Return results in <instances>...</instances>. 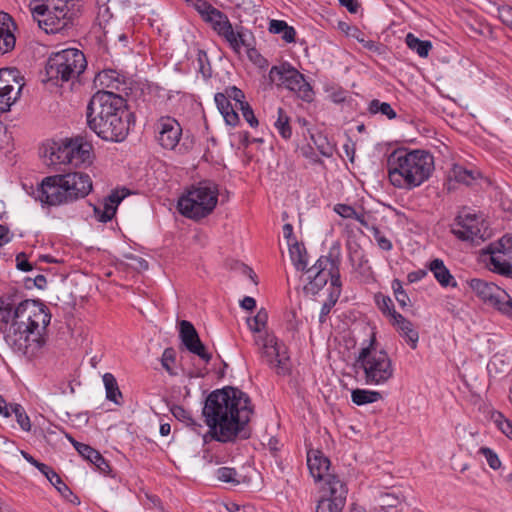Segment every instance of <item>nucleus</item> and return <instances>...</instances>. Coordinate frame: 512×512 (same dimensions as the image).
Masks as SVG:
<instances>
[{
	"label": "nucleus",
	"mask_w": 512,
	"mask_h": 512,
	"mask_svg": "<svg viewBox=\"0 0 512 512\" xmlns=\"http://www.w3.org/2000/svg\"><path fill=\"white\" fill-rule=\"evenodd\" d=\"M51 321L48 307L40 300H22L17 290L0 296V323L5 330L6 343L25 356H34L45 344L43 331Z\"/></svg>",
	"instance_id": "1"
},
{
	"label": "nucleus",
	"mask_w": 512,
	"mask_h": 512,
	"mask_svg": "<svg viewBox=\"0 0 512 512\" xmlns=\"http://www.w3.org/2000/svg\"><path fill=\"white\" fill-rule=\"evenodd\" d=\"M254 409L249 395L237 387L225 386L213 390L206 397L202 415L208 431L202 435L205 444L214 440L233 443L248 439L247 425Z\"/></svg>",
	"instance_id": "2"
},
{
	"label": "nucleus",
	"mask_w": 512,
	"mask_h": 512,
	"mask_svg": "<svg viewBox=\"0 0 512 512\" xmlns=\"http://www.w3.org/2000/svg\"><path fill=\"white\" fill-rule=\"evenodd\" d=\"M86 124L102 140L120 143L127 138L131 125L135 124V115L121 95L99 90L87 104Z\"/></svg>",
	"instance_id": "3"
},
{
	"label": "nucleus",
	"mask_w": 512,
	"mask_h": 512,
	"mask_svg": "<svg viewBox=\"0 0 512 512\" xmlns=\"http://www.w3.org/2000/svg\"><path fill=\"white\" fill-rule=\"evenodd\" d=\"M92 189V180L87 173L69 170L44 177L33 189L32 196L43 207H57L85 198Z\"/></svg>",
	"instance_id": "4"
},
{
	"label": "nucleus",
	"mask_w": 512,
	"mask_h": 512,
	"mask_svg": "<svg viewBox=\"0 0 512 512\" xmlns=\"http://www.w3.org/2000/svg\"><path fill=\"white\" fill-rule=\"evenodd\" d=\"M387 164L390 183L406 190L419 187L434 170L433 156L421 149L398 148L389 155Z\"/></svg>",
	"instance_id": "5"
},
{
	"label": "nucleus",
	"mask_w": 512,
	"mask_h": 512,
	"mask_svg": "<svg viewBox=\"0 0 512 512\" xmlns=\"http://www.w3.org/2000/svg\"><path fill=\"white\" fill-rule=\"evenodd\" d=\"M353 367L356 373L363 372V379L368 385L385 384L394 374L392 360L384 349L378 347L374 334L363 342Z\"/></svg>",
	"instance_id": "6"
},
{
	"label": "nucleus",
	"mask_w": 512,
	"mask_h": 512,
	"mask_svg": "<svg viewBox=\"0 0 512 512\" xmlns=\"http://www.w3.org/2000/svg\"><path fill=\"white\" fill-rule=\"evenodd\" d=\"M80 9V0H44L31 11L41 29L47 34H56L64 33L74 25Z\"/></svg>",
	"instance_id": "7"
},
{
	"label": "nucleus",
	"mask_w": 512,
	"mask_h": 512,
	"mask_svg": "<svg viewBox=\"0 0 512 512\" xmlns=\"http://www.w3.org/2000/svg\"><path fill=\"white\" fill-rule=\"evenodd\" d=\"M218 185L212 181H201L192 185L178 199L177 209L181 215L194 221L209 216L218 203Z\"/></svg>",
	"instance_id": "8"
},
{
	"label": "nucleus",
	"mask_w": 512,
	"mask_h": 512,
	"mask_svg": "<svg viewBox=\"0 0 512 512\" xmlns=\"http://www.w3.org/2000/svg\"><path fill=\"white\" fill-rule=\"evenodd\" d=\"M87 61L82 51L68 48L49 56L45 71L49 81H62L77 78L86 68Z\"/></svg>",
	"instance_id": "9"
},
{
	"label": "nucleus",
	"mask_w": 512,
	"mask_h": 512,
	"mask_svg": "<svg viewBox=\"0 0 512 512\" xmlns=\"http://www.w3.org/2000/svg\"><path fill=\"white\" fill-rule=\"evenodd\" d=\"M457 228L450 229L458 239L469 241L472 245H479L489 234L488 223L482 213H477L469 207H462L455 218Z\"/></svg>",
	"instance_id": "10"
},
{
	"label": "nucleus",
	"mask_w": 512,
	"mask_h": 512,
	"mask_svg": "<svg viewBox=\"0 0 512 512\" xmlns=\"http://www.w3.org/2000/svg\"><path fill=\"white\" fill-rule=\"evenodd\" d=\"M269 79L277 86H283L295 92L303 101L311 102L313 100L314 93L311 85L306 81L304 75L288 62L272 66L269 71Z\"/></svg>",
	"instance_id": "11"
},
{
	"label": "nucleus",
	"mask_w": 512,
	"mask_h": 512,
	"mask_svg": "<svg viewBox=\"0 0 512 512\" xmlns=\"http://www.w3.org/2000/svg\"><path fill=\"white\" fill-rule=\"evenodd\" d=\"M483 254L489 255V269L501 276L512 278V236L504 235L498 241L488 244Z\"/></svg>",
	"instance_id": "12"
},
{
	"label": "nucleus",
	"mask_w": 512,
	"mask_h": 512,
	"mask_svg": "<svg viewBox=\"0 0 512 512\" xmlns=\"http://www.w3.org/2000/svg\"><path fill=\"white\" fill-rule=\"evenodd\" d=\"M339 263V258L333 257L331 252L328 256H321L311 268L306 270L309 282L304 286V291L316 295L329 279L332 282L334 266L339 268Z\"/></svg>",
	"instance_id": "13"
},
{
	"label": "nucleus",
	"mask_w": 512,
	"mask_h": 512,
	"mask_svg": "<svg viewBox=\"0 0 512 512\" xmlns=\"http://www.w3.org/2000/svg\"><path fill=\"white\" fill-rule=\"evenodd\" d=\"M329 496L322 497L316 506V512H342L347 497V487L337 475H329L326 481Z\"/></svg>",
	"instance_id": "14"
},
{
	"label": "nucleus",
	"mask_w": 512,
	"mask_h": 512,
	"mask_svg": "<svg viewBox=\"0 0 512 512\" xmlns=\"http://www.w3.org/2000/svg\"><path fill=\"white\" fill-rule=\"evenodd\" d=\"M155 139L166 150H175L182 136V127L173 117L162 116L154 124Z\"/></svg>",
	"instance_id": "15"
},
{
	"label": "nucleus",
	"mask_w": 512,
	"mask_h": 512,
	"mask_svg": "<svg viewBox=\"0 0 512 512\" xmlns=\"http://www.w3.org/2000/svg\"><path fill=\"white\" fill-rule=\"evenodd\" d=\"M255 344L259 350L262 348H272L277 357V364L275 365V372L277 375L286 376L291 372L290 356L287 346L278 340L273 333H265L255 337Z\"/></svg>",
	"instance_id": "16"
},
{
	"label": "nucleus",
	"mask_w": 512,
	"mask_h": 512,
	"mask_svg": "<svg viewBox=\"0 0 512 512\" xmlns=\"http://www.w3.org/2000/svg\"><path fill=\"white\" fill-rule=\"evenodd\" d=\"M179 327V337L185 348L190 353L197 355L205 363H209L212 359V354L207 351L193 324L187 320H182L179 323Z\"/></svg>",
	"instance_id": "17"
},
{
	"label": "nucleus",
	"mask_w": 512,
	"mask_h": 512,
	"mask_svg": "<svg viewBox=\"0 0 512 512\" xmlns=\"http://www.w3.org/2000/svg\"><path fill=\"white\" fill-rule=\"evenodd\" d=\"M469 285L485 304L494 309L499 304L501 297H505V291L492 282L475 278L469 282Z\"/></svg>",
	"instance_id": "18"
},
{
	"label": "nucleus",
	"mask_w": 512,
	"mask_h": 512,
	"mask_svg": "<svg viewBox=\"0 0 512 512\" xmlns=\"http://www.w3.org/2000/svg\"><path fill=\"white\" fill-rule=\"evenodd\" d=\"M458 25L469 37L483 36L490 38L493 35L492 27L488 23L468 12L461 17Z\"/></svg>",
	"instance_id": "19"
},
{
	"label": "nucleus",
	"mask_w": 512,
	"mask_h": 512,
	"mask_svg": "<svg viewBox=\"0 0 512 512\" xmlns=\"http://www.w3.org/2000/svg\"><path fill=\"white\" fill-rule=\"evenodd\" d=\"M125 194H120L118 190H113L104 198L102 206H94V213L98 221L107 223L113 219L118 205L124 199Z\"/></svg>",
	"instance_id": "20"
},
{
	"label": "nucleus",
	"mask_w": 512,
	"mask_h": 512,
	"mask_svg": "<svg viewBox=\"0 0 512 512\" xmlns=\"http://www.w3.org/2000/svg\"><path fill=\"white\" fill-rule=\"evenodd\" d=\"M307 465L311 475L315 480H322L327 476L329 479L328 470L330 468V460L320 450H310L307 453Z\"/></svg>",
	"instance_id": "21"
},
{
	"label": "nucleus",
	"mask_w": 512,
	"mask_h": 512,
	"mask_svg": "<svg viewBox=\"0 0 512 512\" xmlns=\"http://www.w3.org/2000/svg\"><path fill=\"white\" fill-rule=\"evenodd\" d=\"M71 154L70 165L79 167L81 165L91 164L92 146L89 143H83L82 138L70 139Z\"/></svg>",
	"instance_id": "22"
},
{
	"label": "nucleus",
	"mask_w": 512,
	"mask_h": 512,
	"mask_svg": "<svg viewBox=\"0 0 512 512\" xmlns=\"http://www.w3.org/2000/svg\"><path fill=\"white\" fill-rule=\"evenodd\" d=\"M73 149H71L70 140H66L61 144L53 143L49 149H45L44 156L49 158V164H69L71 161V154Z\"/></svg>",
	"instance_id": "23"
},
{
	"label": "nucleus",
	"mask_w": 512,
	"mask_h": 512,
	"mask_svg": "<svg viewBox=\"0 0 512 512\" xmlns=\"http://www.w3.org/2000/svg\"><path fill=\"white\" fill-rule=\"evenodd\" d=\"M12 19L8 13L0 11V54L10 52L15 47V36L10 31Z\"/></svg>",
	"instance_id": "24"
},
{
	"label": "nucleus",
	"mask_w": 512,
	"mask_h": 512,
	"mask_svg": "<svg viewBox=\"0 0 512 512\" xmlns=\"http://www.w3.org/2000/svg\"><path fill=\"white\" fill-rule=\"evenodd\" d=\"M481 174L478 170L468 169L458 163H452L450 167V182L471 186Z\"/></svg>",
	"instance_id": "25"
},
{
	"label": "nucleus",
	"mask_w": 512,
	"mask_h": 512,
	"mask_svg": "<svg viewBox=\"0 0 512 512\" xmlns=\"http://www.w3.org/2000/svg\"><path fill=\"white\" fill-rule=\"evenodd\" d=\"M392 325L396 326L400 335L406 338L407 343L412 349L417 347L419 339L418 332L413 328V324L401 314H397L392 321Z\"/></svg>",
	"instance_id": "26"
},
{
	"label": "nucleus",
	"mask_w": 512,
	"mask_h": 512,
	"mask_svg": "<svg viewBox=\"0 0 512 512\" xmlns=\"http://www.w3.org/2000/svg\"><path fill=\"white\" fill-rule=\"evenodd\" d=\"M95 82L104 88L119 90L125 84V77L117 70L104 69L96 75Z\"/></svg>",
	"instance_id": "27"
},
{
	"label": "nucleus",
	"mask_w": 512,
	"mask_h": 512,
	"mask_svg": "<svg viewBox=\"0 0 512 512\" xmlns=\"http://www.w3.org/2000/svg\"><path fill=\"white\" fill-rule=\"evenodd\" d=\"M289 254L296 270L306 272L308 265V254L303 243L295 241L290 243Z\"/></svg>",
	"instance_id": "28"
},
{
	"label": "nucleus",
	"mask_w": 512,
	"mask_h": 512,
	"mask_svg": "<svg viewBox=\"0 0 512 512\" xmlns=\"http://www.w3.org/2000/svg\"><path fill=\"white\" fill-rule=\"evenodd\" d=\"M102 380L106 390V398L116 405H121L123 396L115 376L112 373H105Z\"/></svg>",
	"instance_id": "29"
},
{
	"label": "nucleus",
	"mask_w": 512,
	"mask_h": 512,
	"mask_svg": "<svg viewBox=\"0 0 512 512\" xmlns=\"http://www.w3.org/2000/svg\"><path fill=\"white\" fill-rule=\"evenodd\" d=\"M270 33L281 34L286 43L295 42L296 31L283 20H271L268 28Z\"/></svg>",
	"instance_id": "30"
},
{
	"label": "nucleus",
	"mask_w": 512,
	"mask_h": 512,
	"mask_svg": "<svg viewBox=\"0 0 512 512\" xmlns=\"http://www.w3.org/2000/svg\"><path fill=\"white\" fill-rule=\"evenodd\" d=\"M351 399L354 404L362 406L381 400L382 394L378 391L357 388L351 392Z\"/></svg>",
	"instance_id": "31"
},
{
	"label": "nucleus",
	"mask_w": 512,
	"mask_h": 512,
	"mask_svg": "<svg viewBox=\"0 0 512 512\" xmlns=\"http://www.w3.org/2000/svg\"><path fill=\"white\" fill-rule=\"evenodd\" d=\"M427 268L442 287H448V268L442 259L435 258L431 260Z\"/></svg>",
	"instance_id": "32"
},
{
	"label": "nucleus",
	"mask_w": 512,
	"mask_h": 512,
	"mask_svg": "<svg viewBox=\"0 0 512 512\" xmlns=\"http://www.w3.org/2000/svg\"><path fill=\"white\" fill-rule=\"evenodd\" d=\"M405 42L408 48L415 51L420 57H427L432 48L430 41L420 40L412 33L406 35Z\"/></svg>",
	"instance_id": "33"
},
{
	"label": "nucleus",
	"mask_w": 512,
	"mask_h": 512,
	"mask_svg": "<svg viewBox=\"0 0 512 512\" xmlns=\"http://www.w3.org/2000/svg\"><path fill=\"white\" fill-rule=\"evenodd\" d=\"M60 493V495L68 502L79 505L80 499L76 496L71 489L63 482L61 477L55 472V476L48 480Z\"/></svg>",
	"instance_id": "34"
},
{
	"label": "nucleus",
	"mask_w": 512,
	"mask_h": 512,
	"mask_svg": "<svg viewBox=\"0 0 512 512\" xmlns=\"http://www.w3.org/2000/svg\"><path fill=\"white\" fill-rule=\"evenodd\" d=\"M277 114H278V117H277V120L275 121L274 126L277 129L280 136L283 139L288 140L292 136V128L290 126V118L286 114L284 109L281 107H279L277 109Z\"/></svg>",
	"instance_id": "35"
},
{
	"label": "nucleus",
	"mask_w": 512,
	"mask_h": 512,
	"mask_svg": "<svg viewBox=\"0 0 512 512\" xmlns=\"http://www.w3.org/2000/svg\"><path fill=\"white\" fill-rule=\"evenodd\" d=\"M221 18L222 19H218V21L211 26V29L225 41L231 40V42H233V26L231 22L225 13Z\"/></svg>",
	"instance_id": "36"
},
{
	"label": "nucleus",
	"mask_w": 512,
	"mask_h": 512,
	"mask_svg": "<svg viewBox=\"0 0 512 512\" xmlns=\"http://www.w3.org/2000/svg\"><path fill=\"white\" fill-rule=\"evenodd\" d=\"M368 111L370 114H381L386 116L388 119H395L397 114L395 110L391 107V105L387 102H381L378 99H373L370 101L368 106Z\"/></svg>",
	"instance_id": "37"
},
{
	"label": "nucleus",
	"mask_w": 512,
	"mask_h": 512,
	"mask_svg": "<svg viewBox=\"0 0 512 512\" xmlns=\"http://www.w3.org/2000/svg\"><path fill=\"white\" fill-rule=\"evenodd\" d=\"M341 292L342 283L339 268L334 266V275L332 276V283L330 284L329 294L326 301L335 305L341 295Z\"/></svg>",
	"instance_id": "38"
},
{
	"label": "nucleus",
	"mask_w": 512,
	"mask_h": 512,
	"mask_svg": "<svg viewBox=\"0 0 512 512\" xmlns=\"http://www.w3.org/2000/svg\"><path fill=\"white\" fill-rule=\"evenodd\" d=\"M10 415L14 414L17 423L24 431H30L31 429V422L30 419L25 411V409L22 407V405L18 403L10 404Z\"/></svg>",
	"instance_id": "39"
},
{
	"label": "nucleus",
	"mask_w": 512,
	"mask_h": 512,
	"mask_svg": "<svg viewBox=\"0 0 512 512\" xmlns=\"http://www.w3.org/2000/svg\"><path fill=\"white\" fill-rule=\"evenodd\" d=\"M376 304L379 308V310L389 317H391L392 321L395 319V316L399 314L395 308L394 304L392 302V299L389 296H385L382 294H378L375 296Z\"/></svg>",
	"instance_id": "40"
},
{
	"label": "nucleus",
	"mask_w": 512,
	"mask_h": 512,
	"mask_svg": "<svg viewBox=\"0 0 512 512\" xmlns=\"http://www.w3.org/2000/svg\"><path fill=\"white\" fill-rule=\"evenodd\" d=\"M216 477L219 481L230 483L234 486L239 485L241 481L237 478L238 472L232 467H220L216 470Z\"/></svg>",
	"instance_id": "41"
},
{
	"label": "nucleus",
	"mask_w": 512,
	"mask_h": 512,
	"mask_svg": "<svg viewBox=\"0 0 512 512\" xmlns=\"http://www.w3.org/2000/svg\"><path fill=\"white\" fill-rule=\"evenodd\" d=\"M233 38V42H231V40L227 42L234 52L240 53L242 47H250V43L246 39V34L244 33V28L242 26L237 27L236 30L233 29Z\"/></svg>",
	"instance_id": "42"
},
{
	"label": "nucleus",
	"mask_w": 512,
	"mask_h": 512,
	"mask_svg": "<svg viewBox=\"0 0 512 512\" xmlns=\"http://www.w3.org/2000/svg\"><path fill=\"white\" fill-rule=\"evenodd\" d=\"M491 418L499 430H501L503 434L512 440V421L507 419L499 411H494L491 415Z\"/></svg>",
	"instance_id": "43"
},
{
	"label": "nucleus",
	"mask_w": 512,
	"mask_h": 512,
	"mask_svg": "<svg viewBox=\"0 0 512 512\" xmlns=\"http://www.w3.org/2000/svg\"><path fill=\"white\" fill-rule=\"evenodd\" d=\"M267 321L268 312L265 308H261L253 318L248 319V326L251 331L260 332L263 328L266 327Z\"/></svg>",
	"instance_id": "44"
},
{
	"label": "nucleus",
	"mask_w": 512,
	"mask_h": 512,
	"mask_svg": "<svg viewBox=\"0 0 512 512\" xmlns=\"http://www.w3.org/2000/svg\"><path fill=\"white\" fill-rule=\"evenodd\" d=\"M392 289L394 292V296L396 298V301L398 302L399 306L402 309L407 308L410 306V298L406 291L402 287V282L399 279H394L392 281Z\"/></svg>",
	"instance_id": "45"
},
{
	"label": "nucleus",
	"mask_w": 512,
	"mask_h": 512,
	"mask_svg": "<svg viewBox=\"0 0 512 512\" xmlns=\"http://www.w3.org/2000/svg\"><path fill=\"white\" fill-rule=\"evenodd\" d=\"M21 91V86L18 88V91L12 95L13 91H0V112L4 113L10 110L12 104L16 101L19 93Z\"/></svg>",
	"instance_id": "46"
},
{
	"label": "nucleus",
	"mask_w": 512,
	"mask_h": 512,
	"mask_svg": "<svg viewBox=\"0 0 512 512\" xmlns=\"http://www.w3.org/2000/svg\"><path fill=\"white\" fill-rule=\"evenodd\" d=\"M197 62L199 64V72L202 74L203 78L209 79L212 74V69L208 59V55L204 50H198Z\"/></svg>",
	"instance_id": "47"
},
{
	"label": "nucleus",
	"mask_w": 512,
	"mask_h": 512,
	"mask_svg": "<svg viewBox=\"0 0 512 512\" xmlns=\"http://www.w3.org/2000/svg\"><path fill=\"white\" fill-rule=\"evenodd\" d=\"M371 232L373 234V237L375 239V241L377 242V245L378 247L381 249V250H384V251H391L392 248H393V244L391 242L390 239H388L381 231L380 229L375 226V225H372L371 227Z\"/></svg>",
	"instance_id": "48"
},
{
	"label": "nucleus",
	"mask_w": 512,
	"mask_h": 512,
	"mask_svg": "<svg viewBox=\"0 0 512 512\" xmlns=\"http://www.w3.org/2000/svg\"><path fill=\"white\" fill-rule=\"evenodd\" d=\"M224 94H226L227 99L235 101L236 108H239L241 103L246 102L244 92L236 86L227 87Z\"/></svg>",
	"instance_id": "49"
},
{
	"label": "nucleus",
	"mask_w": 512,
	"mask_h": 512,
	"mask_svg": "<svg viewBox=\"0 0 512 512\" xmlns=\"http://www.w3.org/2000/svg\"><path fill=\"white\" fill-rule=\"evenodd\" d=\"M176 353L175 350L171 347L166 348L161 357L162 367L169 373L173 374L171 365L175 363Z\"/></svg>",
	"instance_id": "50"
},
{
	"label": "nucleus",
	"mask_w": 512,
	"mask_h": 512,
	"mask_svg": "<svg viewBox=\"0 0 512 512\" xmlns=\"http://www.w3.org/2000/svg\"><path fill=\"white\" fill-rule=\"evenodd\" d=\"M238 109L241 110L243 118L251 127L255 128L259 125V121L254 115L253 109L248 102L241 103V106H239Z\"/></svg>",
	"instance_id": "51"
},
{
	"label": "nucleus",
	"mask_w": 512,
	"mask_h": 512,
	"mask_svg": "<svg viewBox=\"0 0 512 512\" xmlns=\"http://www.w3.org/2000/svg\"><path fill=\"white\" fill-rule=\"evenodd\" d=\"M479 452L485 457L487 463L492 469L496 470L500 468L501 461L492 449L488 447H482L480 448Z\"/></svg>",
	"instance_id": "52"
},
{
	"label": "nucleus",
	"mask_w": 512,
	"mask_h": 512,
	"mask_svg": "<svg viewBox=\"0 0 512 512\" xmlns=\"http://www.w3.org/2000/svg\"><path fill=\"white\" fill-rule=\"evenodd\" d=\"M495 309L501 314L512 319V298L505 292V297H501L499 304Z\"/></svg>",
	"instance_id": "53"
},
{
	"label": "nucleus",
	"mask_w": 512,
	"mask_h": 512,
	"mask_svg": "<svg viewBox=\"0 0 512 512\" xmlns=\"http://www.w3.org/2000/svg\"><path fill=\"white\" fill-rule=\"evenodd\" d=\"M172 415L179 421L184 422L186 425L189 421H192L191 413L186 410L183 406L173 405L170 408Z\"/></svg>",
	"instance_id": "54"
},
{
	"label": "nucleus",
	"mask_w": 512,
	"mask_h": 512,
	"mask_svg": "<svg viewBox=\"0 0 512 512\" xmlns=\"http://www.w3.org/2000/svg\"><path fill=\"white\" fill-rule=\"evenodd\" d=\"M214 100H215L216 106L221 114H223L224 112L233 108L230 100L227 99V96L224 93H221V92L216 93L214 96Z\"/></svg>",
	"instance_id": "55"
},
{
	"label": "nucleus",
	"mask_w": 512,
	"mask_h": 512,
	"mask_svg": "<svg viewBox=\"0 0 512 512\" xmlns=\"http://www.w3.org/2000/svg\"><path fill=\"white\" fill-rule=\"evenodd\" d=\"M79 445V449L77 450V452L79 453V455L85 459L86 461L92 463L95 456L98 455V451L96 449H94L93 447H91L90 445L88 444H78Z\"/></svg>",
	"instance_id": "56"
},
{
	"label": "nucleus",
	"mask_w": 512,
	"mask_h": 512,
	"mask_svg": "<svg viewBox=\"0 0 512 512\" xmlns=\"http://www.w3.org/2000/svg\"><path fill=\"white\" fill-rule=\"evenodd\" d=\"M93 464L97 470L105 475L109 474L111 472V467L109 462L101 455V453L98 451V455L95 456Z\"/></svg>",
	"instance_id": "57"
},
{
	"label": "nucleus",
	"mask_w": 512,
	"mask_h": 512,
	"mask_svg": "<svg viewBox=\"0 0 512 512\" xmlns=\"http://www.w3.org/2000/svg\"><path fill=\"white\" fill-rule=\"evenodd\" d=\"M334 211L343 218L351 219H353L357 213V211L352 206L347 204H336Z\"/></svg>",
	"instance_id": "58"
},
{
	"label": "nucleus",
	"mask_w": 512,
	"mask_h": 512,
	"mask_svg": "<svg viewBox=\"0 0 512 512\" xmlns=\"http://www.w3.org/2000/svg\"><path fill=\"white\" fill-rule=\"evenodd\" d=\"M498 17L500 21L507 27L510 28L512 25V7L502 6L498 8Z\"/></svg>",
	"instance_id": "59"
},
{
	"label": "nucleus",
	"mask_w": 512,
	"mask_h": 512,
	"mask_svg": "<svg viewBox=\"0 0 512 512\" xmlns=\"http://www.w3.org/2000/svg\"><path fill=\"white\" fill-rule=\"evenodd\" d=\"M193 8L198 12L201 19L204 18L214 6L206 0H195Z\"/></svg>",
	"instance_id": "60"
},
{
	"label": "nucleus",
	"mask_w": 512,
	"mask_h": 512,
	"mask_svg": "<svg viewBox=\"0 0 512 512\" xmlns=\"http://www.w3.org/2000/svg\"><path fill=\"white\" fill-rule=\"evenodd\" d=\"M13 72L14 71L10 69H0V91H14V86L9 84V80L4 79V75L6 74L14 78Z\"/></svg>",
	"instance_id": "61"
},
{
	"label": "nucleus",
	"mask_w": 512,
	"mask_h": 512,
	"mask_svg": "<svg viewBox=\"0 0 512 512\" xmlns=\"http://www.w3.org/2000/svg\"><path fill=\"white\" fill-rule=\"evenodd\" d=\"M261 357L265 359L266 363L275 370L277 364V357L272 348H262L259 350Z\"/></svg>",
	"instance_id": "62"
},
{
	"label": "nucleus",
	"mask_w": 512,
	"mask_h": 512,
	"mask_svg": "<svg viewBox=\"0 0 512 512\" xmlns=\"http://www.w3.org/2000/svg\"><path fill=\"white\" fill-rule=\"evenodd\" d=\"M222 15H224V12L214 7L210 9V12L202 20L211 27L218 19H222Z\"/></svg>",
	"instance_id": "63"
},
{
	"label": "nucleus",
	"mask_w": 512,
	"mask_h": 512,
	"mask_svg": "<svg viewBox=\"0 0 512 512\" xmlns=\"http://www.w3.org/2000/svg\"><path fill=\"white\" fill-rule=\"evenodd\" d=\"M16 267L24 272H28L32 270V264L27 260L25 253H19L16 256Z\"/></svg>",
	"instance_id": "64"
}]
</instances>
